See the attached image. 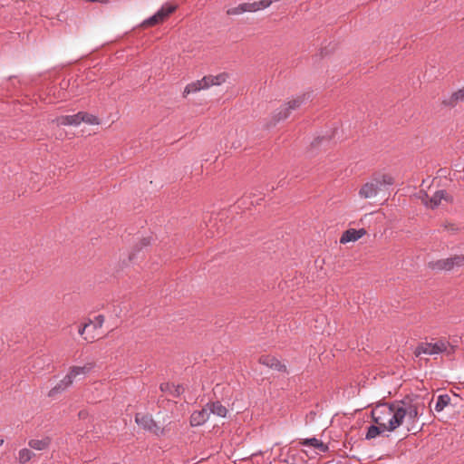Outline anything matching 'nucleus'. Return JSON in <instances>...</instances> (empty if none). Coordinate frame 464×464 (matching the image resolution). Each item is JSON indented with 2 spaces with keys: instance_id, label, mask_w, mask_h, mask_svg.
<instances>
[{
  "instance_id": "obj_28",
  "label": "nucleus",
  "mask_w": 464,
  "mask_h": 464,
  "mask_svg": "<svg viewBox=\"0 0 464 464\" xmlns=\"http://www.w3.org/2000/svg\"><path fill=\"white\" fill-rule=\"evenodd\" d=\"M92 325V321L86 323L79 327L78 333L80 335H83L85 330Z\"/></svg>"
},
{
  "instance_id": "obj_30",
  "label": "nucleus",
  "mask_w": 464,
  "mask_h": 464,
  "mask_svg": "<svg viewBox=\"0 0 464 464\" xmlns=\"http://www.w3.org/2000/svg\"><path fill=\"white\" fill-rule=\"evenodd\" d=\"M149 244H150L149 239H147V238H143V239H142V241H141V245H142V246H148Z\"/></svg>"
},
{
  "instance_id": "obj_23",
  "label": "nucleus",
  "mask_w": 464,
  "mask_h": 464,
  "mask_svg": "<svg viewBox=\"0 0 464 464\" xmlns=\"http://www.w3.org/2000/svg\"><path fill=\"white\" fill-rule=\"evenodd\" d=\"M450 402V397L448 394L439 395L434 407V410L438 412L442 411L446 406Z\"/></svg>"
},
{
  "instance_id": "obj_24",
  "label": "nucleus",
  "mask_w": 464,
  "mask_h": 464,
  "mask_svg": "<svg viewBox=\"0 0 464 464\" xmlns=\"http://www.w3.org/2000/svg\"><path fill=\"white\" fill-rule=\"evenodd\" d=\"M34 456V453L32 450L28 449H22L18 453V460L20 463L24 464L31 460Z\"/></svg>"
},
{
  "instance_id": "obj_12",
  "label": "nucleus",
  "mask_w": 464,
  "mask_h": 464,
  "mask_svg": "<svg viewBox=\"0 0 464 464\" xmlns=\"http://www.w3.org/2000/svg\"><path fill=\"white\" fill-rule=\"evenodd\" d=\"M58 126H78L82 122L81 111L73 115H63L53 121Z\"/></svg>"
},
{
  "instance_id": "obj_20",
  "label": "nucleus",
  "mask_w": 464,
  "mask_h": 464,
  "mask_svg": "<svg viewBox=\"0 0 464 464\" xmlns=\"http://www.w3.org/2000/svg\"><path fill=\"white\" fill-rule=\"evenodd\" d=\"M301 444L317 449L321 452H326L328 450V446L316 438L305 439Z\"/></svg>"
},
{
  "instance_id": "obj_16",
  "label": "nucleus",
  "mask_w": 464,
  "mask_h": 464,
  "mask_svg": "<svg viewBox=\"0 0 464 464\" xmlns=\"http://www.w3.org/2000/svg\"><path fill=\"white\" fill-rule=\"evenodd\" d=\"M72 382L70 380V377L65 375L54 387H53L49 392V397H54L57 394H60L66 391L70 386H72Z\"/></svg>"
},
{
  "instance_id": "obj_27",
  "label": "nucleus",
  "mask_w": 464,
  "mask_h": 464,
  "mask_svg": "<svg viewBox=\"0 0 464 464\" xmlns=\"http://www.w3.org/2000/svg\"><path fill=\"white\" fill-rule=\"evenodd\" d=\"M443 230L448 231L450 233H455L458 230V227L454 224H443Z\"/></svg>"
},
{
  "instance_id": "obj_4",
  "label": "nucleus",
  "mask_w": 464,
  "mask_h": 464,
  "mask_svg": "<svg viewBox=\"0 0 464 464\" xmlns=\"http://www.w3.org/2000/svg\"><path fill=\"white\" fill-rule=\"evenodd\" d=\"M227 73L204 76L201 80L188 84L185 87L184 95L209 88L210 86L220 85L227 81Z\"/></svg>"
},
{
  "instance_id": "obj_7",
  "label": "nucleus",
  "mask_w": 464,
  "mask_h": 464,
  "mask_svg": "<svg viewBox=\"0 0 464 464\" xmlns=\"http://www.w3.org/2000/svg\"><path fill=\"white\" fill-rule=\"evenodd\" d=\"M176 5L166 4L162 5L161 8L158 10L152 16L145 19L140 25L142 27L156 25L163 22L170 14L176 10Z\"/></svg>"
},
{
  "instance_id": "obj_29",
  "label": "nucleus",
  "mask_w": 464,
  "mask_h": 464,
  "mask_svg": "<svg viewBox=\"0 0 464 464\" xmlns=\"http://www.w3.org/2000/svg\"><path fill=\"white\" fill-rule=\"evenodd\" d=\"M324 140V137L322 138H317L314 142H313V145H319L323 140Z\"/></svg>"
},
{
  "instance_id": "obj_1",
  "label": "nucleus",
  "mask_w": 464,
  "mask_h": 464,
  "mask_svg": "<svg viewBox=\"0 0 464 464\" xmlns=\"http://www.w3.org/2000/svg\"><path fill=\"white\" fill-rule=\"evenodd\" d=\"M420 404L413 403L409 399L390 404L383 403L372 410V418L375 424L384 427L389 432L394 431L405 420L407 430L416 433V423L420 415Z\"/></svg>"
},
{
  "instance_id": "obj_13",
  "label": "nucleus",
  "mask_w": 464,
  "mask_h": 464,
  "mask_svg": "<svg viewBox=\"0 0 464 464\" xmlns=\"http://www.w3.org/2000/svg\"><path fill=\"white\" fill-rule=\"evenodd\" d=\"M365 234H366V230L364 228H360V229L349 228L343 233V235L340 238V243L346 244L349 242H355L358 239H360L362 237H363Z\"/></svg>"
},
{
  "instance_id": "obj_26",
  "label": "nucleus",
  "mask_w": 464,
  "mask_h": 464,
  "mask_svg": "<svg viewBox=\"0 0 464 464\" xmlns=\"http://www.w3.org/2000/svg\"><path fill=\"white\" fill-rule=\"evenodd\" d=\"M104 323V316L102 314L97 315L94 318V321L92 322V325L94 329L102 328V324Z\"/></svg>"
},
{
  "instance_id": "obj_18",
  "label": "nucleus",
  "mask_w": 464,
  "mask_h": 464,
  "mask_svg": "<svg viewBox=\"0 0 464 464\" xmlns=\"http://www.w3.org/2000/svg\"><path fill=\"white\" fill-rule=\"evenodd\" d=\"M160 388L163 392H169L174 397L180 396V394L184 392L182 385H175L169 382L161 383Z\"/></svg>"
},
{
  "instance_id": "obj_19",
  "label": "nucleus",
  "mask_w": 464,
  "mask_h": 464,
  "mask_svg": "<svg viewBox=\"0 0 464 464\" xmlns=\"http://www.w3.org/2000/svg\"><path fill=\"white\" fill-rule=\"evenodd\" d=\"M459 102H464V86L459 91L453 92L448 99L443 100V104L446 106H455Z\"/></svg>"
},
{
  "instance_id": "obj_15",
  "label": "nucleus",
  "mask_w": 464,
  "mask_h": 464,
  "mask_svg": "<svg viewBox=\"0 0 464 464\" xmlns=\"http://www.w3.org/2000/svg\"><path fill=\"white\" fill-rule=\"evenodd\" d=\"M209 411L207 405L199 411H195L190 416L191 426L203 425L209 418Z\"/></svg>"
},
{
  "instance_id": "obj_22",
  "label": "nucleus",
  "mask_w": 464,
  "mask_h": 464,
  "mask_svg": "<svg viewBox=\"0 0 464 464\" xmlns=\"http://www.w3.org/2000/svg\"><path fill=\"white\" fill-rule=\"evenodd\" d=\"M388 431L384 427L381 425H371L368 427L365 439L366 440H372L376 438L377 436L382 434L383 432Z\"/></svg>"
},
{
  "instance_id": "obj_3",
  "label": "nucleus",
  "mask_w": 464,
  "mask_h": 464,
  "mask_svg": "<svg viewBox=\"0 0 464 464\" xmlns=\"http://www.w3.org/2000/svg\"><path fill=\"white\" fill-rule=\"evenodd\" d=\"M393 182V178L388 174L374 177L360 188L359 196L362 198H372L377 196L382 187L391 186Z\"/></svg>"
},
{
  "instance_id": "obj_25",
  "label": "nucleus",
  "mask_w": 464,
  "mask_h": 464,
  "mask_svg": "<svg viewBox=\"0 0 464 464\" xmlns=\"http://www.w3.org/2000/svg\"><path fill=\"white\" fill-rule=\"evenodd\" d=\"M81 116L82 118V122H85L87 124L96 125L100 123L99 119L92 114L81 111Z\"/></svg>"
},
{
  "instance_id": "obj_8",
  "label": "nucleus",
  "mask_w": 464,
  "mask_h": 464,
  "mask_svg": "<svg viewBox=\"0 0 464 464\" xmlns=\"http://www.w3.org/2000/svg\"><path fill=\"white\" fill-rule=\"evenodd\" d=\"M135 421L140 427L157 436L163 435L164 433V429L160 428L150 415L137 413Z\"/></svg>"
},
{
  "instance_id": "obj_31",
  "label": "nucleus",
  "mask_w": 464,
  "mask_h": 464,
  "mask_svg": "<svg viewBox=\"0 0 464 464\" xmlns=\"http://www.w3.org/2000/svg\"><path fill=\"white\" fill-rule=\"evenodd\" d=\"M3 444H4V440L0 439V446H2Z\"/></svg>"
},
{
  "instance_id": "obj_5",
  "label": "nucleus",
  "mask_w": 464,
  "mask_h": 464,
  "mask_svg": "<svg viewBox=\"0 0 464 464\" xmlns=\"http://www.w3.org/2000/svg\"><path fill=\"white\" fill-rule=\"evenodd\" d=\"M306 94L297 96L295 99L290 100L281 108H279L273 115L274 124L280 121L285 120L291 114V111L298 109L305 101Z\"/></svg>"
},
{
  "instance_id": "obj_11",
  "label": "nucleus",
  "mask_w": 464,
  "mask_h": 464,
  "mask_svg": "<svg viewBox=\"0 0 464 464\" xmlns=\"http://www.w3.org/2000/svg\"><path fill=\"white\" fill-rule=\"evenodd\" d=\"M259 11L257 2L254 3H243L235 7H230L227 10V15H238L246 12H256Z\"/></svg>"
},
{
  "instance_id": "obj_2",
  "label": "nucleus",
  "mask_w": 464,
  "mask_h": 464,
  "mask_svg": "<svg viewBox=\"0 0 464 464\" xmlns=\"http://www.w3.org/2000/svg\"><path fill=\"white\" fill-rule=\"evenodd\" d=\"M435 342H422L418 344L414 351V354L419 357L421 354L436 355L442 353L451 354L454 353V346L445 338L433 339Z\"/></svg>"
},
{
  "instance_id": "obj_14",
  "label": "nucleus",
  "mask_w": 464,
  "mask_h": 464,
  "mask_svg": "<svg viewBox=\"0 0 464 464\" xmlns=\"http://www.w3.org/2000/svg\"><path fill=\"white\" fill-rule=\"evenodd\" d=\"M259 362L278 372H286V366L280 362V361L271 355H262L259 358Z\"/></svg>"
},
{
  "instance_id": "obj_10",
  "label": "nucleus",
  "mask_w": 464,
  "mask_h": 464,
  "mask_svg": "<svg viewBox=\"0 0 464 464\" xmlns=\"http://www.w3.org/2000/svg\"><path fill=\"white\" fill-rule=\"evenodd\" d=\"M95 363L92 362H88L82 366L73 365L68 369V372L66 375L70 377V380L73 383L74 381L80 380L81 378L85 377L88 373H90L94 368Z\"/></svg>"
},
{
  "instance_id": "obj_9",
  "label": "nucleus",
  "mask_w": 464,
  "mask_h": 464,
  "mask_svg": "<svg viewBox=\"0 0 464 464\" xmlns=\"http://www.w3.org/2000/svg\"><path fill=\"white\" fill-rule=\"evenodd\" d=\"M442 199L447 202L451 201V198L444 189L437 190L431 197L427 193H424L421 197L422 203L431 209L437 208Z\"/></svg>"
},
{
  "instance_id": "obj_6",
  "label": "nucleus",
  "mask_w": 464,
  "mask_h": 464,
  "mask_svg": "<svg viewBox=\"0 0 464 464\" xmlns=\"http://www.w3.org/2000/svg\"><path fill=\"white\" fill-rule=\"evenodd\" d=\"M429 266L433 270L450 271L456 267L464 266V255H456L445 259L430 262Z\"/></svg>"
},
{
  "instance_id": "obj_21",
  "label": "nucleus",
  "mask_w": 464,
  "mask_h": 464,
  "mask_svg": "<svg viewBox=\"0 0 464 464\" xmlns=\"http://www.w3.org/2000/svg\"><path fill=\"white\" fill-rule=\"evenodd\" d=\"M51 440L46 437L42 440H30L28 445L35 450H44L50 445Z\"/></svg>"
},
{
  "instance_id": "obj_17",
  "label": "nucleus",
  "mask_w": 464,
  "mask_h": 464,
  "mask_svg": "<svg viewBox=\"0 0 464 464\" xmlns=\"http://www.w3.org/2000/svg\"><path fill=\"white\" fill-rule=\"evenodd\" d=\"M207 407L209 411V413H212L214 415H217L218 417H226L227 413V410L225 406L221 404L220 401H216L212 402L207 403Z\"/></svg>"
}]
</instances>
